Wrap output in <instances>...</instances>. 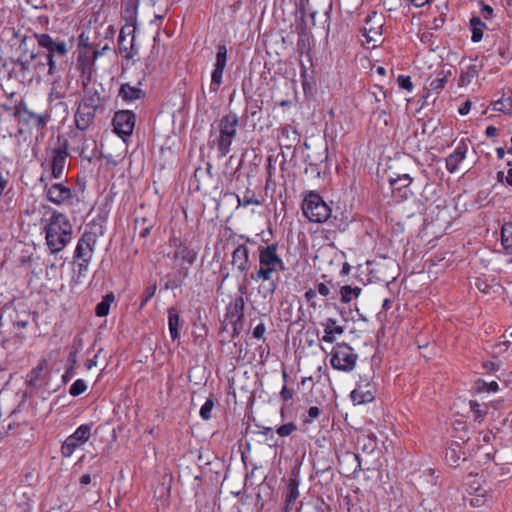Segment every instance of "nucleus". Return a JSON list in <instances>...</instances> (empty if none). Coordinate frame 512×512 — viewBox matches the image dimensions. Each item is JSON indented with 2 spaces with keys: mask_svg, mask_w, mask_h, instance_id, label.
Segmentation results:
<instances>
[{
  "mask_svg": "<svg viewBox=\"0 0 512 512\" xmlns=\"http://www.w3.org/2000/svg\"><path fill=\"white\" fill-rule=\"evenodd\" d=\"M259 267L255 273L250 275L251 280L263 281L267 284L262 285L259 289L264 297L272 295L276 290V283L272 280L273 274L284 272L286 266L282 258L278 255V245L272 243L265 247H259Z\"/></svg>",
  "mask_w": 512,
  "mask_h": 512,
  "instance_id": "nucleus-1",
  "label": "nucleus"
},
{
  "mask_svg": "<svg viewBox=\"0 0 512 512\" xmlns=\"http://www.w3.org/2000/svg\"><path fill=\"white\" fill-rule=\"evenodd\" d=\"M46 243L52 253L62 251L71 240L72 225L62 213H53L45 227Z\"/></svg>",
  "mask_w": 512,
  "mask_h": 512,
  "instance_id": "nucleus-2",
  "label": "nucleus"
},
{
  "mask_svg": "<svg viewBox=\"0 0 512 512\" xmlns=\"http://www.w3.org/2000/svg\"><path fill=\"white\" fill-rule=\"evenodd\" d=\"M239 118L235 113L224 115L218 122L219 134L213 140L220 157H225L231 150V144L237 135Z\"/></svg>",
  "mask_w": 512,
  "mask_h": 512,
  "instance_id": "nucleus-3",
  "label": "nucleus"
},
{
  "mask_svg": "<svg viewBox=\"0 0 512 512\" xmlns=\"http://www.w3.org/2000/svg\"><path fill=\"white\" fill-rule=\"evenodd\" d=\"M39 47L46 50V59L48 64V74L53 75L57 70L56 58H63L68 54V48L65 41L54 40L49 34H34Z\"/></svg>",
  "mask_w": 512,
  "mask_h": 512,
  "instance_id": "nucleus-4",
  "label": "nucleus"
},
{
  "mask_svg": "<svg viewBox=\"0 0 512 512\" xmlns=\"http://www.w3.org/2000/svg\"><path fill=\"white\" fill-rule=\"evenodd\" d=\"M302 211L304 216L311 222L323 223L331 216V208L315 192H310L302 202Z\"/></svg>",
  "mask_w": 512,
  "mask_h": 512,
  "instance_id": "nucleus-5",
  "label": "nucleus"
},
{
  "mask_svg": "<svg viewBox=\"0 0 512 512\" xmlns=\"http://www.w3.org/2000/svg\"><path fill=\"white\" fill-rule=\"evenodd\" d=\"M358 355L346 343H338L331 351V366L338 371L349 373L355 366Z\"/></svg>",
  "mask_w": 512,
  "mask_h": 512,
  "instance_id": "nucleus-6",
  "label": "nucleus"
},
{
  "mask_svg": "<svg viewBox=\"0 0 512 512\" xmlns=\"http://www.w3.org/2000/svg\"><path fill=\"white\" fill-rule=\"evenodd\" d=\"M168 247L174 249V262H178L180 273L188 276L189 268L194 264L197 258V252L189 248L179 237H171Z\"/></svg>",
  "mask_w": 512,
  "mask_h": 512,
  "instance_id": "nucleus-7",
  "label": "nucleus"
},
{
  "mask_svg": "<svg viewBox=\"0 0 512 512\" xmlns=\"http://www.w3.org/2000/svg\"><path fill=\"white\" fill-rule=\"evenodd\" d=\"M97 242L95 233L84 232L78 240L75 249V258L78 260L79 271L86 270L94 253V248Z\"/></svg>",
  "mask_w": 512,
  "mask_h": 512,
  "instance_id": "nucleus-8",
  "label": "nucleus"
},
{
  "mask_svg": "<svg viewBox=\"0 0 512 512\" xmlns=\"http://www.w3.org/2000/svg\"><path fill=\"white\" fill-rule=\"evenodd\" d=\"M50 159L51 175L54 179H60L63 176L66 161L69 156L68 141L63 142L58 139L57 145L48 150Z\"/></svg>",
  "mask_w": 512,
  "mask_h": 512,
  "instance_id": "nucleus-9",
  "label": "nucleus"
},
{
  "mask_svg": "<svg viewBox=\"0 0 512 512\" xmlns=\"http://www.w3.org/2000/svg\"><path fill=\"white\" fill-rule=\"evenodd\" d=\"M92 424L80 425L73 434L68 436L61 446V455L69 458L75 450L83 446L91 436Z\"/></svg>",
  "mask_w": 512,
  "mask_h": 512,
  "instance_id": "nucleus-10",
  "label": "nucleus"
},
{
  "mask_svg": "<svg viewBox=\"0 0 512 512\" xmlns=\"http://www.w3.org/2000/svg\"><path fill=\"white\" fill-rule=\"evenodd\" d=\"M99 54L94 49H80L78 52L76 68L81 72L82 82H91L95 72V61Z\"/></svg>",
  "mask_w": 512,
  "mask_h": 512,
  "instance_id": "nucleus-11",
  "label": "nucleus"
},
{
  "mask_svg": "<svg viewBox=\"0 0 512 512\" xmlns=\"http://www.w3.org/2000/svg\"><path fill=\"white\" fill-rule=\"evenodd\" d=\"M14 115L18 118L19 122L22 123H31L38 129H43L47 123V116L42 114H37L30 111L27 107V104L21 101L16 107Z\"/></svg>",
  "mask_w": 512,
  "mask_h": 512,
  "instance_id": "nucleus-12",
  "label": "nucleus"
},
{
  "mask_svg": "<svg viewBox=\"0 0 512 512\" xmlns=\"http://www.w3.org/2000/svg\"><path fill=\"white\" fill-rule=\"evenodd\" d=\"M114 131L121 136H130L135 126V114L124 110L116 112L113 118Z\"/></svg>",
  "mask_w": 512,
  "mask_h": 512,
  "instance_id": "nucleus-13",
  "label": "nucleus"
},
{
  "mask_svg": "<svg viewBox=\"0 0 512 512\" xmlns=\"http://www.w3.org/2000/svg\"><path fill=\"white\" fill-rule=\"evenodd\" d=\"M45 192L48 200L57 205L65 204L73 197L71 189L62 183H55L50 186L46 185Z\"/></svg>",
  "mask_w": 512,
  "mask_h": 512,
  "instance_id": "nucleus-14",
  "label": "nucleus"
},
{
  "mask_svg": "<svg viewBox=\"0 0 512 512\" xmlns=\"http://www.w3.org/2000/svg\"><path fill=\"white\" fill-rule=\"evenodd\" d=\"M250 252L249 248L244 245H238L232 253V265L247 279L250 269Z\"/></svg>",
  "mask_w": 512,
  "mask_h": 512,
  "instance_id": "nucleus-15",
  "label": "nucleus"
},
{
  "mask_svg": "<svg viewBox=\"0 0 512 512\" xmlns=\"http://www.w3.org/2000/svg\"><path fill=\"white\" fill-rule=\"evenodd\" d=\"M96 110L97 109L79 103L74 115L76 127L81 131L87 130L94 121Z\"/></svg>",
  "mask_w": 512,
  "mask_h": 512,
  "instance_id": "nucleus-16",
  "label": "nucleus"
},
{
  "mask_svg": "<svg viewBox=\"0 0 512 512\" xmlns=\"http://www.w3.org/2000/svg\"><path fill=\"white\" fill-rule=\"evenodd\" d=\"M350 397L356 405L372 402L374 400V387L369 382L360 381L351 392Z\"/></svg>",
  "mask_w": 512,
  "mask_h": 512,
  "instance_id": "nucleus-17",
  "label": "nucleus"
},
{
  "mask_svg": "<svg viewBox=\"0 0 512 512\" xmlns=\"http://www.w3.org/2000/svg\"><path fill=\"white\" fill-rule=\"evenodd\" d=\"M468 151V144L466 141L461 140L453 153H451L448 157H446V169L450 173H454L457 171L459 164L466 158V154Z\"/></svg>",
  "mask_w": 512,
  "mask_h": 512,
  "instance_id": "nucleus-18",
  "label": "nucleus"
},
{
  "mask_svg": "<svg viewBox=\"0 0 512 512\" xmlns=\"http://www.w3.org/2000/svg\"><path fill=\"white\" fill-rule=\"evenodd\" d=\"M284 506L282 508V512H292L293 510H297V499L299 498V490L298 484L295 480H290L286 490L284 492Z\"/></svg>",
  "mask_w": 512,
  "mask_h": 512,
  "instance_id": "nucleus-19",
  "label": "nucleus"
},
{
  "mask_svg": "<svg viewBox=\"0 0 512 512\" xmlns=\"http://www.w3.org/2000/svg\"><path fill=\"white\" fill-rule=\"evenodd\" d=\"M321 325L324 328V335L321 338L323 342L334 343L335 335H341L344 332V327L339 325L334 318H327Z\"/></svg>",
  "mask_w": 512,
  "mask_h": 512,
  "instance_id": "nucleus-20",
  "label": "nucleus"
},
{
  "mask_svg": "<svg viewBox=\"0 0 512 512\" xmlns=\"http://www.w3.org/2000/svg\"><path fill=\"white\" fill-rule=\"evenodd\" d=\"M377 14L374 12L371 16H368L366 20V24L363 28V36L365 37L368 43H376L381 39V28L382 25L378 24L377 26H373L371 24L372 20L376 18Z\"/></svg>",
  "mask_w": 512,
  "mask_h": 512,
  "instance_id": "nucleus-21",
  "label": "nucleus"
},
{
  "mask_svg": "<svg viewBox=\"0 0 512 512\" xmlns=\"http://www.w3.org/2000/svg\"><path fill=\"white\" fill-rule=\"evenodd\" d=\"M90 83L91 82H82L84 96L82 97L80 103L97 109L99 107L101 97L94 87H90Z\"/></svg>",
  "mask_w": 512,
  "mask_h": 512,
  "instance_id": "nucleus-22",
  "label": "nucleus"
},
{
  "mask_svg": "<svg viewBox=\"0 0 512 512\" xmlns=\"http://www.w3.org/2000/svg\"><path fill=\"white\" fill-rule=\"evenodd\" d=\"M451 74L450 71L446 72L441 70L435 73L428 79L427 89L428 91L439 93L448 82V77Z\"/></svg>",
  "mask_w": 512,
  "mask_h": 512,
  "instance_id": "nucleus-23",
  "label": "nucleus"
},
{
  "mask_svg": "<svg viewBox=\"0 0 512 512\" xmlns=\"http://www.w3.org/2000/svg\"><path fill=\"white\" fill-rule=\"evenodd\" d=\"M140 0H122V16L130 24H134L137 18Z\"/></svg>",
  "mask_w": 512,
  "mask_h": 512,
  "instance_id": "nucleus-24",
  "label": "nucleus"
},
{
  "mask_svg": "<svg viewBox=\"0 0 512 512\" xmlns=\"http://www.w3.org/2000/svg\"><path fill=\"white\" fill-rule=\"evenodd\" d=\"M119 96L124 101H134L143 98L145 96V92L137 86H132L129 83H125L120 87Z\"/></svg>",
  "mask_w": 512,
  "mask_h": 512,
  "instance_id": "nucleus-25",
  "label": "nucleus"
},
{
  "mask_svg": "<svg viewBox=\"0 0 512 512\" xmlns=\"http://www.w3.org/2000/svg\"><path fill=\"white\" fill-rule=\"evenodd\" d=\"M168 328L172 340H177L180 337V316L176 308L170 307L168 309Z\"/></svg>",
  "mask_w": 512,
  "mask_h": 512,
  "instance_id": "nucleus-26",
  "label": "nucleus"
},
{
  "mask_svg": "<svg viewBox=\"0 0 512 512\" xmlns=\"http://www.w3.org/2000/svg\"><path fill=\"white\" fill-rule=\"evenodd\" d=\"M480 72V67L477 65H470L467 67L465 71H462L460 77H459V83L458 85L460 87H465L469 85L473 79L478 77Z\"/></svg>",
  "mask_w": 512,
  "mask_h": 512,
  "instance_id": "nucleus-27",
  "label": "nucleus"
},
{
  "mask_svg": "<svg viewBox=\"0 0 512 512\" xmlns=\"http://www.w3.org/2000/svg\"><path fill=\"white\" fill-rule=\"evenodd\" d=\"M495 111L503 113L512 112V92L504 93L503 96L493 103Z\"/></svg>",
  "mask_w": 512,
  "mask_h": 512,
  "instance_id": "nucleus-28",
  "label": "nucleus"
},
{
  "mask_svg": "<svg viewBox=\"0 0 512 512\" xmlns=\"http://www.w3.org/2000/svg\"><path fill=\"white\" fill-rule=\"evenodd\" d=\"M298 512H331L330 507L322 500L301 504Z\"/></svg>",
  "mask_w": 512,
  "mask_h": 512,
  "instance_id": "nucleus-29",
  "label": "nucleus"
},
{
  "mask_svg": "<svg viewBox=\"0 0 512 512\" xmlns=\"http://www.w3.org/2000/svg\"><path fill=\"white\" fill-rule=\"evenodd\" d=\"M501 242L508 254H512V222L505 223L501 229Z\"/></svg>",
  "mask_w": 512,
  "mask_h": 512,
  "instance_id": "nucleus-30",
  "label": "nucleus"
},
{
  "mask_svg": "<svg viewBox=\"0 0 512 512\" xmlns=\"http://www.w3.org/2000/svg\"><path fill=\"white\" fill-rule=\"evenodd\" d=\"M152 227V221L146 217L135 219V230L138 232L141 238H146L149 235Z\"/></svg>",
  "mask_w": 512,
  "mask_h": 512,
  "instance_id": "nucleus-31",
  "label": "nucleus"
},
{
  "mask_svg": "<svg viewBox=\"0 0 512 512\" xmlns=\"http://www.w3.org/2000/svg\"><path fill=\"white\" fill-rule=\"evenodd\" d=\"M113 293H109L103 297L102 301L96 305L95 313L99 317L107 316L109 313L110 305L114 301Z\"/></svg>",
  "mask_w": 512,
  "mask_h": 512,
  "instance_id": "nucleus-32",
  "label": "nucleus"
},
{
  "mask_svg": "<svg viewBox=\"0 0 512 512\" xmlns=\"http://www.w3.org/2000/svg\"><path fill=\"white\" fill-rule=\"evenodd\" d=\"M470 24L472 27L471 40L473 42H479L483 37V29L485 27V24L478 17H472L470 20Z\"/></svg>",
  "mask_w": 512,
  "mask_h": 512,
  "instance_id": "nucleus-33",
  "label": "nucleus"
},
{
  "mask_svg": "<svg viewBox=\"0 0 512 512\" xmlns=\"http://www.w3.org/2000/svg\"><path fill=\"white\" fill-rule=\"evenodd\" d=\"M360 293L361 288L345 285L340 289L341 301L343 303H349L353 298H357L360 295Z\"/></svg>",
  "mask_w": 512,
  "mask_h": 512,
  "instance_id": "nucleus-34",
  "label": "nucleus"
},
{
  "mask_svg": "<svg viewBox=\"0 0 512 512\" xmlns=\"http://www.w3.org/2000/svg\"><path fill=\"white\" fill-rule=\"evenodd\" d=\"M47 367L46 360H42L30 373V384L37 386L38 382L43 379V371Z\"/></svg>",
  "mask_w": 512,
  "mask_h": 512,
  "instance_id": "nucleus-35",
  "label": "nucleus"
},
{
  "mask_svg": "<svg viewBox=\"0 0 512 512\" xmlns=\"http://www.w3.org/2000/svg\"><path fill=\"white\" fill-rule=\"evenodd\" d=\"M340 5L344 13L352 15L363 5V0H341Z\"/></svg>",
  "mask_w": 512,
  "mask_h": 512,
  "instance_id": "nucleus-36",
  "label": "nucleus"
},
{
  "mask_svg": "<svg viewBox=\"0 0 512 512\" xmlns=\"http://www.w3.org/2000/svg\"><path fill=\"white\" fill-rule=\"evenodd\" d=\"M237 199L238 205L249 206V205H259L260 201L255 197L253 191L247 189L244 193L243 197L240 198L238 195H235Z\"/></svg>",
  "mask_w": 512,
  "mask_h": 512,
  "instance_id": "nucleus-37",
  "label": "nucleus"
},
{
  "mask_svg": "<svg viewBox=\"0 0 512 512\" xmlns=\"http://www.w3.org/2000/svg\"><path fill=\"white\" fill-rule=\"evenodd\" d=\"M469 406L476 421H481L483 417L487 414L486 405H481L476 401H470Z\"/></svg>",
  "mask_w": 512,
  "mask_h": 512,
  "instance_id": "nucleus-38",
  "label": "nucleus"
},
{
  "mask_svg": "<svg viewBox=\"0 0 512 512\" xmlns=\"http://www.w3.org/2000/svg\"><path fill=\"white\" fill-rule=\"evenodd\" d=\"M227 63V48L224 44L217 47L216 62L214 67L225 69Z\"/></svg>",
  "mask_w": 512,
  "mask_h": 512,
  "instance_id": "nucleus-39",
  "label": "nucleus"
},
{
  "mask_svg": "<svg viewBox=\"0 0 512 512\" xmlns=\"http://www.w3.org/2000/svg\"><path fill=\"white\" fill-rule=\"evenodd\" d=\"M223 72H224V69L214 67V70L211 75V84H210L211 91L216 92L218 90V87L222 83Z\"/></svg>",
  "mask_w": 512,
  "mask_h": 512,
  "instance_id": "nucleus-40",
  "label": "nucleus"
},
{
  "mask_svg": "<svg viewBox=\"0 0 512 512\" xmlns=\"http://www.w3.org/2000/svg\"><path fill=\"white\" fill-rule=\"evenodd\" d=\"M446 461L451 466H458L460 464L461 455L454 448H448L445 454Z\"/></svg>",
  "mask_w": 512,
  "mask_h": 512,
  "instance_id": "nucleus-41",
  "label": "nucleus"
},
{
  "mask_svg": "<svg viewBox=\"0 0 512 512\" xmlns=\"http://www.w3.org/2000/svg\"><path fill=\"white\" fill-rule=\"evenodd\" d=\"M87 389V385L84 380L78 379L76 380L70 387L69 393L72 396H78L82 393H84Z\"/></svg>",
  "mask_w": 512,
  "mask_h": 512,
  "instance_id": "nucleus-42",
  "label": "nucleus"
},
{
  "mask_svg": "<svg viewBox=\"0 0 512 512\" xmlns=\"http://www.w3.org/2000/svg\"><path fill=\"white\" fill-rule=\"evenodd\" d=\"M214 407V401L208 398L206 402L200 408V416L203 420H209L211 418V412Z\"/></svg>",
  "mask_w": 512,
  "mask_h": 512,
  "instance_id": "nucleus-43",
  "label": "nucleus"
},
{
  "mask_svg": "<svg viewBox=\"0 0 512 512\" xmlns=\"http://www.w3.org/2000/svg\"><path fill=\"white\" fill-rule=\"evenodd\" d=\"M406 3V0H382L384 8L389 11H396Z\"/></svg>",
  "mask_w": 512,
  "mask_h": 512,
  "instance_id": "nucleus-44",
  "label": "nucleus"
},
{
  "mask_svg": "<svg viewBox=\"0 0 512 512\" xmlns=\"http://www.w3.org/2000/svg\"><path fill=\"white\" fill-rule=\"evenodd\" d=\"M297 429L293 422L286 423L277 429V434L281 437H286L292 434Z\"/></svg>",
  "mask_w": 512,
  "mask_h": 512,
  "instance_id": "nucleus-45",
  "label": "nucleus"
},
{
  "mask_svg": "<svg viewBox=\"0 0 512 512\" xmlns=\"http://www.w3.org/2000/svg\"><path fill=\"white\" fill-rule=\"evenodd\" d=\"M398 84L401 88L411 91L413 84L409 76L400 75L397 79Z\"/></svg>",
  "mask_w": 512,
  "mask_h": 512,
  "instance_id": "nucleus-46",
  "label": "nucleus"
},
{
  "mask_svg": "<svg viewBox=\"0 0 512 512\" xmlns=\"http://www.w3.org/2000/svg\"><path fill=\"white\" fill-rule=\"evenodd\" d=\"M156 285H151L145 289L144 298L142 299L141 306H144L155 294Z\"/></svg>",
  "mask_w": 512,
  "mask_h": 512,
  "instance_id": "nucleus-47",
  "label": "nucleus"
},
{
  "mask_svg": "<svg viewBox=\"0 0 512 512\" xmlns=\"http://www.w3.org/2000/svg\"><path fill=\"white\" fill-rule=\"evenodd\" d=\"M80 49H93L89 44V37L84 32L79 35L78 52Z\"/></svg>",
  "mask_w": 512,
  "mask_h": 512,
  "instance_id": "nucleus-48",
  "label": "nucleus"
},
{
  "mask_svg": "<svg viewBox=\"0 0 512 512\" xmlns=\"http://www.w3.org/2000/svg\"><path fill=\"white\" fill-rule=\"evenodd\" d=\"M400 181L403 182L401 186L402 187H406L411 182V178H410V176L408 174H404L402 176H398V178H396V179H393V178L390 179L391 185H395L396 183H398Z\"/></svg>",
  "mask_w": 512,
  "mask_h": 512,
  "instance_id": "nucleus-49",
  "label": "nucleus"
},
{
  "mask_svg": "<svg viewBox=\"0 0 512 512\" xmlns=\"http://www.w3.org/2000/svg\"><path fill=\"white\" fill-rule=\"evenodd\" d=\"M304 296L306 300L310 302L311 307L316 308V302L314 301L317 296L316 290L309 289L305 292Z\"/></svg>",
  "mask_w": 512,
  "mask_h": 512,
  "instance_id": "nucleus-50",
  "label": "nucleus"
},
{
  "mask_svg": "<svg viewBox=\"0 0 512 512\" xmlns=\"http://www.w3.org/2000/svg\"><path fill=\"white\" fill-rule=\"evenodd\" d=\"M266 331V328H265V325L263 323H260L258 324L254 329H253V337L257 338V339H261L264 335Z\"/></svg>",
  "mask_w": 512,
  "mask_h": 512,
  "instance_id": "nucleus-51",
  "label": "nucleus"
},
{
  "mask_svg": "<svg viewBox=\"0 0 512 512\" xmlns=\"http://www.w3.org/2000/svg\"><path fill=\"white\" fill-rule=\"evenodd\" d=\"M345 458L347 461H351L355 464L354 471H357L360 468V462H359L358 455H356L354 453H348V454H346Z\"/></svg>",
  "mask_w": 512,
  "mask_h": 512,
  "instance_id": "nucleus-52",
  "label": "nucleus"
},
{
  "mask_svg": "<svg viewBox=\"0 0 512 512\" xmlns=\"http://www.w3.org/2000/svg\"><path fill=\"white\" fill-rule=\"evenodd\" d=\"M316 292L326 297L330 294V289L325 283H318Z\"/></svg>",
  "mask_w": 512,
  "mask_h": 512,
  "instance_id": "nucleus-53",
  "label": "nucleus"
},
{
  "mask_svg": "<svg viewBox=\"0 0 512 512\" xmlns=\"http://www.w3.org/2000/svg\"><path fill=\"white\" fill-rule=\"evenodd\" d=\"M126 42H127V39H126V36L124 34V29H122L120 31L119 36H118V44H119L121 49H124V50L128 49V45H127Z\"/></svg>",
  "mask_w": 512,
  "mask_h": 512,
  "instance_id": "nucleus-54",
  "label": "nucleus"
},
{
  "mask_svg": "<svg viewBox=\"0 0 512 512\" xmlns=\"http://www.w3.org/2000/svg\"><path fill=\"white\" fill-rule=\"evenodd\" d=\"M102 351V349H100L98 351V353L96 355H94L93 358L91 359H88L85 363V367L88 369V370H91L92 368L96 367L97 366V359H98V355L99 353Z\"/></svg>",
  "mask_w": 512,
  "mask_h": 512,
  "instance_id": "nucleus-55",
  "label": "nucleus"
},
{
  "mask_svg": "<svg viewBox=\"0 0 512 512\" xmlns=\"http://www.w3.org/2000/svg\"><path fill=\"white\" fill-rule=\"evenodd\" d=\"M471 101L470 100H466L464 102V104L458 109V112L460 115H466L469 113L470 109H471Z\"/></svg>",
  "mask_w": 512,
  "mask_h": 512,
  "instance_id": "nucleus-56",
  "label": "nucleus"
},
{
  "mask_svg": "<svg viewBox=\"0 0 512 512\" xmlns=\"http://www.w3.org/2000/svg\"><path fill=\"white\" fill-rule=\"evenodd\" d=\"M280 395L283 398V400L287 401L293 397V391L288 389L287 386L284 385L280 392Z\"/></svg>",
  "mask_w": 512,
  "mask_h": 512,
  "instance_id": "nucleus-57",
  "label": "nucleus"
},
{
  "mask_svg": "<svg viewBox=\"0 0 512 512\" xmlns=\"http://www.w3.org/2000/svg\"><path fill=\"white\" fill-rule=\"evenodd\" d=\"M320 415V409L316 406H312L308 409V417L310 419H315Z\"/></svg>",
  "mask_w": 512,
  "mask_h": 512,
  "instance_id": "nucleus-58",
  "label": "nucleus"
},
{
  "mask_svg": "<svg viewBox=\"0 0 512 512\" xmlns=\"http://www.w3.org/2000/svg\"><path fill=\"white\" fill-rule=\"evenodd\" d=\"M481 13L485 19H488L492 15L493 9L490 6L485 5L483 6Z\"/></svg>",
  "mask_w": 512,
  "mask_h": 512,
  "instance_id": "nucleus-59",
  "label": "nucleus"
},
{
  "mask_svg": "<svg viewBox=\"0 0 512 512\" xmlns=\"http://www.w3.org/2000/svg\"><path fill=\"white\" fill-rule=\"evenodd\" d=\"M486 135L487 137H495L498 134V129L494 126H488L486 128Z\"/></svg>",
  "mask_w": 512,
  "mask_h": 512,
  "instance_id": "nucleus-60",
  "label": "nucleus"
},
{
  "mask_svg": "<svg viewBox=\"0 0 512 512\" xmlns=\"http://www.w3.org/2000/svg\"><path fill=\"white\" fill-rule=\"evenodd\" d=\"M507 164L510 166V169L508 170L507 176L505 177V183L512 186V162L509 161Z\"/></svg>",
  "mask_w": 512,
  "mask_h": 512,
  "instance_id": "nucleus-61",
  "label": "nucleus"
},
{
  "mask_svg": "<svg viewBox=\"0 0 512 512\" xmlns=\"http://www.w3.org/2000/svg\"><path fill=\"white\" fill-rule=\"evenodd\" d=\"M484 386H487V391L496 392L499 388L498 383L496 381H492L490 383H483Z\"/></svg>",
  "mask_w": 512,
  "mask_h": 512,
  "instance_id": "nucleus-62",
  "label": "nucleus"
},
{
  "mask_svg": "<svg viewBox=\"0 0 512 512\" xmlns=\"http://www.w3.org/2000/svg\"><path fill=\"white\" fill-rule=\"evenodd\" d=\"M410 2L412 3L413 6L420 8L425 6L429 2V0H410Z\"/></svg>",
  "mask_w": 512,
  "mask_h": 512,
  "instance_id": "nucleus-63",
  "label": "nucleus"
},
{
  "mask_svg": "<svg viewBox=\"0 0 512 512\" xmlns=\"http://www.w3.org/2000/svg\"><path fill=\"white\" fill-rule=\"evenodd\" d=\"M91 482V476L89 474H83L80 477V484L81 485H88Z\"/></svg>",
  "mask_w": 512,
  "mask_h": 512,
  "instance_id": "nucleus-64",
  "label": "nucleus"
}]
</instances>
